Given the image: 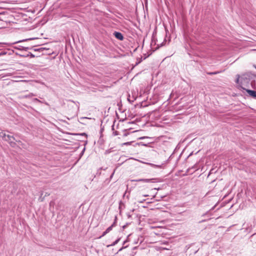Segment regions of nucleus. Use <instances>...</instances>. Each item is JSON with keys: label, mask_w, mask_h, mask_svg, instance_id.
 <instances>
[{"label": "nucleus", "mask_w": 256, "mask_h": 256, "mask_svg": "<svg viewBox=\"0 0 256 256\" xmlns=\"http://www.w3.org/2000/svg\"><path fill=\"white\" fill-rule=\"evenodd\" d=\"M236 82L238 84L240 87L244 90H246V88H249L250 85H252V82L251 80L252 78V76L250 74L246 73L242 74L240 76L238 74Z\"/></svg>", "instance_id": "1"}, {"label": "nucleus", "mask_w": 256, "mask_h": 256, "mask_svg": "<svg viewBox=\"0 0 256 256\" xmlns=\"http://www.w3.org/2000/svg\"><path fill=\"white\" fill-rule=\"evenodd\" d=\"M114 36L118 40H124V36L120 32H114Z\"/></svg>", "instance_id": "2"}, {"label": "nucleus", "mask_w": 256, "mask_h": 256, "mask_svg": "<svg viewBox=\"0 0 256 256\" xmlns=\"http://www.w3.org/2000/svg\"><path fill=\"white\" fill-rule=\"evenodd\" d=\"M8 139L6 138L4 140L8 142L12 146H14L15 144V142H14L15 140L13 136L8 135Z\"/></svg>", "instance_id": "3"}, {"label": "nucleus", "mask_w": 256, "mask_h": 256, "mask_svg": "<svg viewBox=\"0 0 256 256\" xmlns=\"http://www.w3.org/2000/svg\"><path fill=\"white\" fill-rule=\"evenodd\" d=\"M116 226V222H114V223L109 226L102 234V236H105L106 234L108 233L110 231H111L112 229V228Z\"/></svg>", "instance_id": "4"}, {"label": "nucleus", "mask_w": 256, "mask_h": 256, "mask_svg": "<svg viewBox=\"0 0 256 256\" xmlns=\"http://www.w3.org/2000/svg\"><path fill=\"white\" fill-rule=\"evenodd\" d=\"M250 96L256 98V91L246 89L245 90Z\"/></svg>", "instance_id": "5"}, {"label": "nucleus", "mask_w": 256, "mask_h": 256, "mask_svg": "<svg viewBox=\"0 0 256 256\" xmlns=\"http://www.w3.org/2000/svg\"><path fill=\"white\" fill-rule=\"evenodd\" d=\"M0 137L2 138L5 140L6 138L8 139V134H6L3 131L0 132Z\"/></svg>", "instance_id": "6"}, {"label": "nucleus", "mask_w": 256, "mask_h": 256, "mask_svg": "<svg viewBox=\"0 0 256 256\" xmlns=\"http://www.w3.org/2000/svg\"><path fill=\"white\" fill-rule=\"evenodd\" d=\"M120 238H118L114 242H113L110 245H109L108 246H114L116 245L120 242Z\"/></svg>", "instance_id": "7"}, {"label": "nucleus", "mask_w": 256, "mask_h": 256, "mask_svg": "<svg viewBox=\"0 0 256 256\" xmlns=\"http://www.w3.org/2000/svg\"><path fill=\"white\" fill-rule=\"evenodd\" d=\"M152 180L150 179H139L138 180H136L137 182H150Z\"/></svg>", "instance_id": "8"}, {"label": "nucleus", "mask_w": 256, "mask_h": 256, "mask_svg": "<svg viewBox=\"0 0 256 256\" xmlns=\"http://www.w3.org/2000/svg\"><path fill=\"white\" fill-rule=\"evenodd\" d=\"M150 166H152L153 167L157 168H162V167L163 164L162 165H156L152 164H150Z\"/></svg>", "instance_id": "9"}, {"label": "nucleus", "mask_w": 256, "mask_h": 256, "mask_svg": "<svg viewBox=\"0 0 256 256\" xmlns=\"http://www.w3.org/2000/svg\"><path fill=\"white\" fill-rule=\"evenodd\" d=\"M30 56L31 58H34L35 56L31 52H29L26 56H24L26 57Z\"/></svg>", "instance_id": "10"}, {"label": "nucleus", "mask_w": 256, "mask_h": 256, "mask_svg": "<svg viewBox=\"0 0 256 256\" xmlns=\"http://www.w3.org/2000/svg\"><path fill=\"white\" fill-rule=\"evenodd\" d=\"M29 48L28 47H22V48H20V50H29Z\"/></svg>", "instance_id": "11"}, {"label": "nucleus", "mask_w": 256, "mask_h": 256, "mask_svg": "<svg viewBox=\"0 0 256 256\" xmlns=\"http://www.w3.org/2000/svg\"><path fill=\"white\" fill-rule=\"evenodd\" d=\"M219 73V72H209L208 73V74L210 75H212V74H217Z\"/></svg>", "instance_id": "12"}, {"label": "nucleus", "mask_w": 256, "mask_h": 256, "mask_svg": "<svg viewBox=\"0 0 256 256\" xmlns=\"http://www.w3.org/2000/svg\"><path fill=\"white\" fill-rule=\"evenodd\" d=\"M126 248V246H123V247H122V248H120L118 250V252L121 251L122 249H124V248Z\"/></svg>", "instance_id": "13"}, {"label": "nucleus", "mask_w": 256, "mask_h": 256, "mask_svg": "<svg viewBox=\"0 0 256 256\" xmlns=\"http://www.w3.org/2000/svg\"><path fill=\"white\" fill-rule=\"evenodd\" d=\"M80 135H82V136H86V133H82V134H80Z\"/></svg>", "instance_id": "14"}, {"label": "nucleus", "mask_w": 256, "mask_h": 256, "mask_svg": "<svg viewBox=\"0 0 256 256\" xmlns=\"http://www.w3.org/2000/svg\"><path fill=\"white\" fill-rule=\"evenodd\" d=\"M114 136H116V135H118V132H114Z\"/></svg>", "instance_id": "15"}, {"label": "nucleus", "mask_w": 256, "mask_h": 256, "mask_svg": "<svg viewBox=\"0 0 256 256\" xmlns=\"http://www.w3.org/2000/svg\"><path fill=\"white\" fill-rule=\"evenodd\" d=\"M126 240H125V241L124 242L123 244L124 245V244H126Z\"/></svg>", "instance_id": "16"}, {"label": "nucleus", "mask_w": 256, "mask_h": 256, "mask_svg": "<svg viewBox=\"0 0 256 256\" xmlns=\"http://www.w3.org/2000/svg\"><path fill=\"white\" fill-rule=\"evenodd\" d=\"M255 68H256V66H255Z\"/></svg>", "instance_id": "17"}]
</instances>
